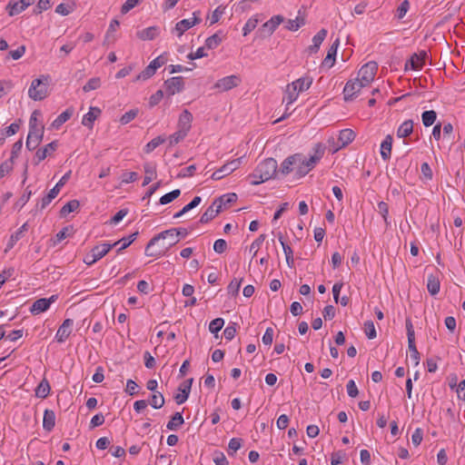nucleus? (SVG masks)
<instances>
[{
    "mask_svg": "<svg viewBox=\"0 0 465 465\" xmlns=\"http://www.w3.org/2000/svg\"><path fill=\"white\" fill-rule=\"evenodd\" d=\"M187 235V230L185 228H172L161 232L160 233L153 236L147 243L144 253L149 257H159L163 254V250L153 251V245L160 240H164L167 237H171L169 246L175 245L179 242V236L184 237Z\"/></svg>",
    "mask_w": 465,
    "mask_h": 465,
    "instance_id": "nucleus-1",
    "label": "nucleus"
},
{
    "mask_svg": "<svg viewBox=\"0 0 465 465\" xmlns=\"http://www.w3.org/2000/svg\"><path fill=\"white\" fill-rule=\"evenodd\" d=\"M278 164L275 159L267 158L261 162L250 174L252 185H258L276 176Z\"/></svg>",
    "mask_w": 465,
    "mask_h": 465,
    "instance_id": "nucleus-2",
    "label": "nucleus"
},
{
    "mask_svg": "<svg viewBox=\"0 0 465 465\" xmlns=\"http://www.w3.org/2000/svg\"><path fill=\"white\" fill-rule=\"evenodd\" d=\"M49 75H41L32 81L28 90V96L34 101H42L48 95Z\"/></svg>",
    "mask_w": 465,
    "mask_h": 465,
    "instance_id": "nucleus-3",
    "label": "nucleus"
},
{
    "mask_svg": "<svg viewBox=\"0 0 465 465\" xmlns=\"http://www.w3.org/2000/svg\"><path fill=\"white\" fill-rule=\"evenodd\" d=\"M377 70V63L371 61L361 67L358 72L357 79L361 81L365 86H367L374 80Z\"/></svg>",
    "mask_w": 465,
    "mask_h": 465,
    "instance_id": "nucleus-4",
    "label": "nucleus"
},
{
    "mask_svg": "<svg viewBox=\"0 0 465 465\" xmlns=\"http://www.w3.org/2000/svg\"><path fill=\"white\" fill-rule=\"evenodd\" d=\"M199 11L193 13V17L188 19H183L176 23L175 26L172 29V33L176 34L178 37H181L184 32L198 25L201 22L199 17Z\"/></svg>",
    "mask_w": 465,
    "mask_h": 465,
    "instance_id": "nucleus-5",
    "label": "nucleus"
},
{
    "mask_svg": "<svg viewBox=\"0 0 465 465\" xmlns=\"http://www.w3.org/2000/svg\"><path fill=\"white\" fill-rule=\"evenodd\" d=\"M70 172L66 173L60 181L54 185L53 189L49 191V193L42 198L40 202V208L45 209L59 193L61 188L65 184L70 177Z\"/></svg>",
    "mask_w": 465,
    "mask_h": 465,
    "instance_id": "nucleus-6",
    "label": "nucleus"
},
{
    "mask_svg": "<svg viewBox=\"0 0 465 465\" xmlns=\"http://www.w3.org/2000/svg\"><path fill=\"white\" fill-rule=\"evenodd\" d=\"M242 80L239 75L232 74L219 79L213 85L214 89L220 92H227L241 84Z\"/></svg>",
    "mask_w": 465,
    "mask_h": 465,
    "instance_id": "nucleus-7",
    "label": "nucleus"
},
{
    "mask_svg": "<svg viewBox=\"0 0 465 465\" xmlns=\"http://www.w3.org/2000/svg\"><path fill=\"white\" fill-rule=\"evenodd\" d=\"M242 163V158L234 159L223 164L220 169L213 172L212 179L218 181L237 170Z\"/></svg>",
    "mask_w": 465,
    "mask_h": 465,
    "instance_id": "nucleus-8",
    "label": "nucleus"
},
{
    "mask_svg": "<svg viewBox=\"0 0 465 465\" xmlns=\"http://www.w3.org/2000/svg\"><path fill=\"white\" fill-rule=\"evenodd\" d=\"M165 92L168 96L181 93L184 88V81L182 76H174L164 82Z\"/></svg>",
    "mask_w": 465,
    "mask_h": 465,
    "instance_id": "nucleus-9",
    "label": "nucleus"
},
{
    "mask_svg": "<svg viewBox=\"0 0 465 465\" xmlns=\"http://www.w3.org/2000/svg\"><path fill=\"white\" fill-rule=\"evenodd\" d=\"M58 147V142L53 141L46 144L44 147L39 148L33 158V163L35 165H38L42 161H44L47 156L52 155L54 152Z\"/></svg>",
    "mask_w": 465,
    "mask_h": 465,
    "instance_id": "nucleus-10",
    "label": "nucleus"
},
{
    "mask_svg": "<svg viewBox=\"0 0 465 465\" xmlns=\"http://www.w3.org/2000/svg\"><path fill=\"white\" fill-rule=\"evenodd\" d=\"M362 87H365V85L357 78L348 81L343 88L344 100L346 102L351 101Z\"/></svg>",
    "mask_w": 465,
    "mask_h": 465,
    "instance_id": "nucleus-11",
    "label": "nucleus"
},
{
    "mask_svg": "<svg viewBox=\"0 0 465 465\" xmlns=\"http://www.w3.org/2000/svg\"><path fill=\"white\" fill-rule=\"evenodd\" d=\"M44 130L45 128L29 130L25 143V146L29 151H33L38 147L43 140Z\"/></svg>",
    "mask_w": 465,
    "mask_h": 465,
    "instance_id": "nucleus-12",
    "label": "nucleus"
},
{
    "mask_svg": "<svg viewBox=\"0 0 465 465\" xmlns=\"http://www.w3.org/2000/svg\"><path fill=\"white\" fill-rule=\"evenodd\" d=\"M427 53L425 51L413 54L405 63V70H420L424 65Z\"/></svg>",
    "mask_w": 465,
    "mask_h": 465,
    "instance_id": "nucleus-13",
    "label": "nucleus"
},
{
    "mask_svg": "<svg viewBox=\"0 0 465 465\" xmlns=\"http://www.w3.org/2000/svg\"><path fill=\"white\" fill-rule=\"evenodd\" d=\"M57 300V295H52L48 299L41 298L36 300L30 308L32 314H39L48 310L50 305Z\"/></svg>",
    "mask_w": 465,
    "mask_h": 465,
    "instance_id": "nucleus-14",
    "label": "nucleus"
},
{
    "mask_svg": "<svg viewBox=\"0 0 465 465\" xmlns=\"http://www.w3.org/2000/svg\"><path fill=\"white\" fill-rule=\"evenodd\" d=\"M193 379H188L180 384L178 387L179 393L174 396V400L177 404H183L185 402L190 395L191 388Z\"/></svg>",
    "mask_w": 465,
    "mask_h": 465,
    "instance_id": "nucleus-15",
    "label": "nucleus"
},
{
    "mask_svg": "<svg viewBox=\"0 0 465 465\" xmlns=\"http://www.w3.org/2000/svg\"><path fill=\"white\" fill-rule=\"evenodd\" d=\"M74 325V321L72 319H65L62 325L58 328L55 339L58 342H64L72 332V327Z\"/></svg>",
    "mask_w": 465,
    "mask_h": 465,
    "instance_id": "nucleus-16",
    "label": "nucleus"
},
{
    "mask_svg": "<svg viewBox=\"0 0 465 465\" xmlns=\"http://www.w3.org/2000/svg\"><path fill=\"white\" fill-rule=\"evenodd\" d=\"M355 138V133L351 129H343L340 132L338 137V145L332 149V153H336L339 149L345 147Z\"/></svg>",
    "mask_w": 465,
    "mask_h": 465,
    "instance_id": "nucleus-17",
    "label": "nucleus"
},
{
    "mask_svg": "<svg viewBox=\"0 0 465 465\" xmlns=\"http://www.w3.org/2000/svg\"><path fill=\"white\" fill-rule=\"evenodd\" d=\"M324 154V147L321 143H317L314 147V154L308 159L302 156V162L310 171L314 168L315 164L322 159Z\"/></svg>",
    "mask_w": 465,
    "mask_h": 465,
    "instance_id": "nucleus-18",
    "label": "nucleus"
},
{
    "mask_svg": "<svg viewBox=\"0 0 465 465\" xmlns=\"http://www.w3.org/2000/svg\"><path fill=\"white\" fill-rule=\"evenodd\" d=\"M300 153H296L287 157L281 164L279 172L282 175H287L295 169V163H299Z\"/></svg>",
    "mask_w": 465,
    "mask_h": 465,
    "instance_id": "nucleus-19",
    "label": "nucleus"
},
{
    "mask_svg": "<svg viewBox=\"0 0 465 465\" xmlns=\"http://www.w3.org/2000/svg\"><path fill=\"white\" fill-rule=\"evenodd\" d=\"M192 122L193 114L184 109L179 116L177 128L188 134L192 127Z\"/></svg>",
    "mask_w": 465,
    "mask_h": 465,
    "instance_id": "nucleus-20",
    "label": "nucleus"
},
{
    "mask_svg": "<svg viewBox=\"0 0 465 465\" xmlns=\"http://www.w3.org/2000/svg\"><path fill=\"white\" fill-rule=\"evenodd\" d=\"M218 202H213L207 210L202 214L200 218V223H207L213 219H214L217 214L221 212V204H218Z\"/></svg>",
    "mask_w": 465,
    "mask_h": 465,
    "instance_id": "nucleus-21",
    "label": "nucleus"
},
{
    "mask_svg": "<svg viewBox=\"0 0 465 465\" xmlns=\"http://www.w3.org/2000/svg\"><path fill=\"white\" fill-rule=\"evenodd\" d=\"M35 0H20L14 4L9 3L7 5L9 15L13 16L24 11L27 6L33 5Z\"/></svg>",
    "mask_w": 465,
    "mask_h": 465,
    "instance_id": "nucleus-22",
    "label": "nucleus"
},
{
    "mask_svg": "<svg viewBox=\"0 0 465 465\" xmlns=\"http://www.w3.org/2000/svg\"><path fill=\"white\" fill-rule=\"evenodd\" d=\"M101 114V109L98 107H90L89 112L85 114L82 120V124L88 127L93 128L94 122L98 118Z\"/></svg>",
    "mask_w": 465,
    "mask_h": 465,
    "instance_id": "nucleus-23",
    "label": "nucleus"
},
{
    "mask_svg": "<svg viewBox=\"0 0 465 465\" xmlns=\"http://www.w3.org/2000/svg\"><path fill=\"white\" fill-rule=\"evenodd\" d=\"M340 45V40L337 38L333 44L330 46L327 55L322 62V65H327L328 67H331L335 62V56L337 54V49Z\"/></svg>",
    "mask_w": 465,
    "mask_h": 465,
    "instance_id": "nucleus-24",
    "label": "nucleus"
},
{
    "mask_svg": "<svg viewBox=\"0 0 465 465\" xmlns=\"http://www.w3.org/2000/svg\"><path fill=\"white\" fill-rule=\"evenodd\" d=\"M144 178L143 186L148 185L156 177V164L153 163H145L143 164Z\"/></svg>",
    "mask_w": 465,
    "mask_h": 465,
    "instance_id": "nucleus-25",
    "label": "nucleus"
},
{
    "mask_svg": "<svg viewBox=\"0 0 465 465\" xmlns=\"http://www.w3.org/2000/svg\"><path fill=\"white\" fill-rule=\"evenodd\" d=\"M392 147V136L388 134L381 144V156L384 161L391 158Z\"/></svg>",
    "mask_w": 465,
    "mask_h": 465,
    "instance_id": "nucleus-26",
    "label": "nucleus"
},
{
    "mask_svg": "<svg viewBox=\"0 0 465 465\" xmlns=\"http://www.w3.org/2000/svg\"><path fill=\"white\" fill-rule=\"evenodd\" d=\"M55 425V414L52 410H45L43 419V428L46 431H51Z\"/></svg>",
    "mask_w": 465,
    "mask_h": 465,
    "instance_id": "nucleus-27",
    "label": "nucleus"
},
{
    "mask_svg": "<svg viewBox=\"0 0 465 465\" xmlns=\"http://www.w3.org/2000/svg\"><path fill=\"white\" fill-rule=\"evenodd\" d=\"M413 132V122L412 120L404 121L397 130V136L399 138H405L411 135Z\"/></svg>",
    "mask_w": 465,
    "mask_h": 465,
    "instance_id": "nucleus-28",
    "label": "nucleus"
},
{
    "mask_svg": "<svg viewBox=\"0 0 465 465\" xmlns=\"http://www.w3.org/2000/svg\"><path fill=\"white\" fill-rule=\"evenodd\" d=\"M282 22H283V17L282 15H274L263 24V30L269 35H272Z\"/></svg>",
    "mask_w": 465,
    "mask_h": 465,
    "instance_id": "nucleus-29",
    "label": "nucleus"
},
{
    "mask_svg": "<svg viewBox=\"0 0 465 465\" xmlns=\"http://www.w3.org/2000/svg\"><path fill=\"white\" fill-rule=\"evenodd\" d=\"M114 247V245L110 243H103L101 245L94 246L91 252L93 256H94L97 260L102 259L104 256H105L111 249Z\"/></svg>",
    "mask_w": 465,
    "mask_h": 465,
    "instance_id": "nucleus-30",
    "label": "nucleus"
},
{
    "mask_svg": "<svg viewBox=\"0 0 465 465\" xmlns=\"http://www.w3.org/2000/svg\"><path fill=\"white\" fill-rule=\"evenodd\" d=\"M138 232H135L132 234H130L128 237H124L120 239L119 241L115 242L112 245L117 246L118 244H121V246L117 249V252H121L123 250L126 249L128 246H130L137 238Z\"/></svg>",
    "mask_w": 465,
    "mask_h": 465,
    "instance_id": "nucleus-31",
    "label": "nucleus"
},
{
    "mask_svg": "<svg viewBox=\"0 0 465 465\" xmlns=\"http://www.w3.org/2000/svg\"><path fill=\"white\" fill-rule=\"evenodd\" d=\"M74 114V109L68 108L62 114H60L52 123V126L54 129H58L62 124L68 121Z\"/></svg>",
    "mask_w": 465,
    "mask_h": 465,
    "instance_id": "nucleus-32",
    "label": "nucleus"
},
{
    "mask_svg": "<svg viewBox=\"0 0 465 465\" xmlns=\"http://www.w3.org/2000/svg\"><path fill=\"white\" fill-rule=\"evenodd\" d=\"M312 77L311 76H304L297 79L296 81L292 82V85H294L297 88V91L304 92L310 88V86L312 84Z\"/></svg>",
    "mask_w": 465,
    "mask_h": 465,
    "instance_id": "nucleus-33",
    "label": "nucleus"
},
{
    "mask_svg": "<svg viewBox=\"0 0 465 465\" xmlns=\"http://www.w3.org/2000/svg\"><path fill=\"white\" fill-rule=\"evenodd\" d=\"M50 384L46 379H43L35 389V396L37 398L45 399L50 393Z\"/></svg>",
    "mask_w": 465,
    "mask_h": 465,
    "instance_id": "nucleus-34",
    "label": "nucleus"
},
{
    "mask_svg": "<svg viewBox=\"0 0 465 465\" xmlns=\"http://www.w3.org/2000/svg\"><path fill=\"white\" fill-rule=\"evenodd\" d=\"M440 280L437 276L430 274L428 276L427 289L431 295H436L440 292Z\"/></svg>",
    "mask_w": 465,
    "mask_h": 465,
    "instance_id": "nucleus-35",
    "label": "nucleus"
},
{
    "mask_svg": "<svg viewBox=\"0 0 465 465\" xmlns=\"http://www.w3.org/2000/svg\"><path fill=\"white\" fill-rule=\"evenodd\" d=\"M138 37L143 41L153 40L158 35V27L150 26L138 32Z\"/></svg>",
    "mask_w": 465,
    "mask_h": 465,
    "instance_id": "nucleus-36",
    "label": "nucleus"
},
{
    "mask_svg": "<svg viewBox=\"0 0 465 465\" xmlns=\"http://www.w3.org/2000/svg\"><path fill=\"white\" fill-rule=\"evenodd\" d=\"M184 422L181 412H176L168 421L166 427L170 430H177Z\"/></svg>",
    "mask_w": 465,
    "mask_h": 465,
    "instance_id": "nucleus-37",
    "label": "nucleus"
},
{
    "mask_svg": "<svg viewBox=\"0 0 465 465\" xmlns=\"http://www.w3.org/2000/svg\"><path fill=\"white\" fill-rule=\"evenodd\" d=\"M299 92L297 88L292 85V84H289L286 88V94L283 98V101L286 102L287 105L292 104L298 98Z\"/></svg>",
    "mask_w": 465,
    "mask_h": 465,
    "instance_id": "nucleus-38",
    "label": "nucleus"
},
{
    "mask_svg": "<svg viewBox=\"0 0 465 465\" xmlns=\"http://www.w3.org/2000/svg\"><path fill=\"white\" fill-rule=\"evenodd\" d=\"M27 230V223H24L15 233L10 236L9 242L7 243V249H12L15 243L20 240L24 232Z\"/></svg>",
    "mask_w": 465,
    "mask_h": 465,
    "instance_id": "nucleus-39",
    "label": "nucleus"
},
{
    "mask_svg": "<svg viewBox=\"0 0 465 465\" xmlns=\"http://www.w3.org/2000/svg\"><path fill=\"white\" fill-rule=\"evenodd\" d=\"M437 118V113L434 110L425 111L421 114L422 124L429 127L434 124Z\"/></svg>",
    "mask_w": 465,
    "mask_h": 465,
    "instance_id": "nucleus-40",
    "label": "nucleus"
},
{
    "mask_svg": "<svg viewBox=\"0 0 465 465\" xmlns=\"http://www.w3.org/2000/svg\"><path fill=\"white\" fill-rule=\"evenodd\" d=\"M79 206H80V203L77 200L69 201L67 203H65L62 207V209L60 211V214L62 216H65L68 213L76 211L79 208Z\"/></svg>",
    "mask_w": 465,
    "mask_h": 465,
    "instance_id": "nucleus-41",
    "label": "nucleus"
},
{
    "mask_svg": "<svg viewBox=\"0 0 465 465\" xmlns=\"http://www.w3.org/2000/svg\"><path fill=\"white\" fill-rule=\"evenodd\" d=\"M408 347L411 352V358L414 362V365L417 366L420 363V352L417 350L415 340L408 341Z\"/></svg>",
    "mask_w": 465,
    "mask_h": 465,
    "instance_id": "nucleus-42",
    "label": "nucleus"
},
{
    "mask_svg": "<svg viewBox=\"0 0 465 465\" xmlns=\"http://www.w3.org/2000/svg\"><path fill=\"white\" fill-rule=\"evenodd\" d=\"M181 194V191L179 189H175L164 195H163L160 200H159V203L160 204H167L171 202H173V200H175L176 198H178Z\"/></svg>",
    "mask_w": 465,
    "mask_h": 465,
    "instance_id": "nucleus-43",
    "label": "nucleus"
},
{
    "mask_svg": "<svg viewBox=\"0 0 465 465\" xmlns=\"http://www.w3.org/2000/svg\"><path fill=\"white\" fill-rule=\"evenodd\" d=\"M165 142V138L163 136H157L151 140L144 147V152L146 153H152L156 147Z\"/></svg>",
    "mask_w": 465,
    "mask_h": 465,
    "instance_id": "nucleus-44",
    "label": "nucleus"
},
{
    "mask_svg": "<svg viewBox=\"0 0 465 465\" xmlns=\"http://www.w3.org/2000/svg\"><path fill=\"white\" fill-rule=\"evenodd\" d=\"M155 69L150 64L136 76L135 81H145L155 74Z\"/></svg>",
    "mask_w": 465,
    "mask_h": 465,
    "instance_id": "nucleus-45",
    "label": "nucleus"
},
{
    "mask_svg": "<svg viewBox=\"0 0 465 465\" xmlns=\"http://www.w3.org/2000/svg\"><path fill=\"white\" fill-rule=\"evenodd\" d=\"M101 86V79L99 77H93L87 81L83 86V91L88 93L93 90H96Z\"/></svg>",
    "mask_w": 465,
    "mask_h": 465,
    "instance_id": "nucleus-46",
    "label": "nucleus"
},
{
    "mask_svg": "<svg viewBox=\"0 0 465 465\" xmlns=\"http://www.w3.org/2000/svg\"><path fill=\"white\" fill-rule=\"evenodd\" d=\"M150 404L154 409H160L164 404V397L161 392L153 393L151 396Z\"/></svg>",
    "mask_w": 465,
    "mask_h": 465,
    "instance_id": "nucleus-47",
    "label": "nucleus"
},
{
    "mask_svg": "<svg viewBox=\"0 0 465 465\" xmlns=\"http://www.w3.org/2000/svg\"><path fill=\"white\" fill-rule=\"evenodd\" d=\"M188 134L177 128V131L169 136L170 145H174L183 141Z\"/></svg>",
    "mask_w": 465,
    "mask_h": 465,
    "instance_id": "nucleus-48",
    "label": "nucleus"
},
{
    "mask_svg": "<svg viewBox=\"0 0 465 465\" xmlns=\"http://www.w3.org/2000/svg\"><path fill=\"white\" fill-rule=\"evenodd\" d=\"M139 110L137 108L131 109L130 111L126 112L124 114H123L120 118L121 124L124 125L129 124L131 121H133L137 115H138Z\"/></svg>",
    "mask_w": 465,
    "mask_h": 465,
    "instance_id": "nucleus-49",
    "label": "nucleus"
},
{
    "mask_svg": "<svg viewBox=\"0 0 465 465\" xmlns=\"http://www.w3.org/2000/svg\"><path fill=\"white\" fill-rule=\"evenodd\" d=\"M237 200V195L235 193H227L223 194L218 199H216L214 202H218V204H221V208L223 205H227L229 203H234Z\"/></svg>",
    "mask_w": 465,
    "mask_h": 465,
    "instance_id": "nucleus-50",
    "label": "nucleus"
},
{
    "mask_svg": "<svg viewBox=\"0 0 465 465\" xmlns=\"http://www.w3.org/2000/svg\"><path fill=\"white\" fill-rule=\"evenodd\" d=\"M302 25H304L303 18L296 17L295 19L288 20L285 28L290 31H297Z\"/></svg>",
    "mask_w": 465,
    "mask_h": 465,
    "instance_id": "nucleus-51",
    "label": "nucleus"
},
{
    "mask_svg": "<svg viewBox=\"0 0 465 465\" xmlns=\"http://www.w3.org/2000/svg\"><path fill=\"white\" fill-rule=\"evenodd\" d=\"M242 447V439L232 438L229 441L228 454L233 456L234 453Z\"/></svg>",
    "mask_w": 465,
    "mask_h": 465,
    "instance_id": "nucleus-52",
    "label": "nucleus"
},
{
    "mask_svg": "<svg viewBox=\"0 0 465 465\" xmlns=\"http://www.w3.org/2000/svg\"><path fill=\"white\" fill-rule=\"evenodd\" d=\"M296 175L301 178L306 175L310 172V168H307L302 162V155L300 154L299 163H295Z\"/></svg>",
    "mask_w": 465,
    "mask_h": 465,
    "instance_id": "nucleus-53",
    "label": "nucleus"
},
{
    "mask_svg": "<svg viewBox=\"0 0 465 465\" xmlns=\"http://www.w3.org/2000/svg\"><path fill=\"white\" fill-rule=\"evenodd\" d=\"M222 43V38L218 34H214L205 40V46L208 49H214Z\"/></svg>",
    "mask_w": 465,
    "mask_h": 465,
    "instance_id": "nucleus-54",
    "label": "nucleus"
},
{
    "mask_svg": "<svg viewBox=\"0 0 465 465\" xmlns=\"http://www.w3.org/2000/svg\"><path fill=\"white\" fill-rule=\"evenodd\" d=\"M265 238H266L265 234H261V235H259V237H258L256 240H254V241L252 242V244L250 245V252H252V256H253V257L257 254V252H258V251H259V249H260L261 245H262V242H264Z\"/></svg>",
    "mask_w": 465,
    "mask_h": 465,
    "instance_id": "nucleus-55",
    "label": "nucleus"
},
{
    "mask_svg": "<svg viewBox=\"0 0 465 465\" xmlns=\"http://www.w3.org/2000/svg\"><path fill=\"white\" fill-rule=\"evenodd\" d=\"M257 24H258L257 18H255V17L249 18L242 28L243 35L246 36L247 35H249L257 26Z\"/></svg>",
    "mask_w": 465,
    "mask_h": 465,
    "instance_id": "nucleus-56",
    "label": "nucleus"
},
{
    "mask_svg": "<svg viewBox=\"0 0 465 465\" xmlns=\"http://www.w3.org/2000/svg\"><path fill=\"white\" fill-rule=\"evenodd\" d=\"M224 324V320L223 318H216L213 320L209 324V331L212 333H217Z\"/></svg>",
    "mask_w": 465,
    "mask_h": 465,
    "instance_id": "nucleus-57",
    "label": "nucleus"
},
{
    "mask_svg": "<svg viewBox=\"0 0 465 465\" xmlns=\"http://www.w3.org/2000/svg\"><path fill=\"white\" fill-rule=\"evenodd\" d=\"M242 281V279H241V280H237V279L232 280L231 282L229 283L228 287H227L228 293L232 294V296L237 295L238 292H239L240 287H241Z\"/></svg>",
    "mask_w": 465,
    "mask_h": 465,
    "instance_id": "nucleus-58",
    "label": "nucleus"
},
{
    "mask_svg": "<svg viewBox=\"0 0 465 465\" xmlns=\"http://www.w3.org/2000/svg\"><path fill=\"white\" fill-rule=\"evenodd\" d=\"M364 331L369 339L376 338V330L372 321H367L364 323Z\"/></svg>",
    "mask_w": 465,
    "mask_h": 465,
    "instance_id": "nucleus-59",
    "label": "nucleus"
},
{
    "mask_svg": "<svg viewBox=\"0 0 465 465\" xmlns=\"http://www.w3.org/2000/svg\"><path fill=\"white\" fill-rule=\"evenodd\" d=\"M213 456V460L215 465H229V462L223 452L215 450Z\"/></svg>",
    "mask_w": 465,
    "mask_h": 465,
    "instance_id": "nucleus-60",
    "label": "nucleus"
},
{
    "mask_svg": "<svg viewBox=\"0 0 465 465\" xmlns=\"http://www.w3.org/2000/svg\"><path fill=\"white\" fill-rule=\"evenodd\" d=\"M409 8H410V2L408 0H403L401 3L400 6L397 8V14H396L397 18L402 19L406 15Z\"/></svg>",
    "mask_w": 465,
    "mask_h": 465,
    "instance_id": "nucleus-61",
    "label": "nucleus"
},
{
    "mask_svg": "<svg viewBox=\"0 0 465 465\" xmlns=\"http://www.w3.org/2000/svg\"><path fill=\"white\" fill-rule=\"evenodd\" d=\"M14 163L12 160H6L0 164V179L5 177L13 170Z\"/></svg>",
    "mask_w": 465,
    "mask_h": 465,
    "instance_id": "nucleus-62",
    "label": "nucleus"
},
{
    "mask_svg": "<svg viewBox=\"0 0 465 465\" xmlns=\"http://www.w3.org/2000/svg\"><path fill=\"white\" fill-rule=\"evenodd\" d=\"M423 439V431L420 428H417L411 435V442L414 446H419Z\"/></svg>",
    "mask_w": 465,
    "mask_h": 465,
    "instance_id": "nucleus-63",
    "label": "nucleus"
},
{
    "mask_svg": "<svg viewBox=\"0 0 465 465\" xmlns=\"http://www.w3.org/2000/svg\"><path fill=\"white\" fill-rule=\"evenodd\" d=\"M347 393L350 397L355 398L359 394L358 388L353 380H350L346 385Z\"/></svg>",
    "mask_w": 465,
    "mask_h": 465,
    "instance_id": "nucleus-64",
    "label": "nucleus"
}]
</instances>
